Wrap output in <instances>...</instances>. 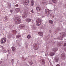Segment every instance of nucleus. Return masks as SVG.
<instances>
[{"label": "nucleus", "mask_w": 66, "mask_h": 66, "mask_svg": "<svg viewBox=\"0 0 66 66\" xmlns=\"http://www.w3.org/2000/svg\"><path fill=\"white\" fill-rule=\"evenodd\" d=\"M59 29V28H57V29Z\"/></svg>", "instance_id": "48"}, {"label": "nucleus", "mask_w": 66, "mask_h": 66, "mask_svg": "<svg viewBox=\"0 0 66 66\" xmlns=\"http://www.w3.org/2000/svg\"><path fill=\"white\" fill-rule=\"evenodd\" d=\"M50 16L52 17H54V16L52 14H50Z\"/></svg>", "instance_id": "28"}, {"label": "nucleus", "mask_w": 66, "mask_h": 66, "mask_svg": "<svg viewBox=\"0 0 66 66\" xmlns=\"http://www.w3.org/2000/svg\"><path fill=\"white\" fill-rule=\"evenodd\" d=\"M45 56H47V54H45Z\"/></svg>", "instance_id": "41"}, {"label": "nucleus", "mask_w": 66, "mask_h": 66, "mask_svg": "<svg viewBox=\"0 0 66 66\" xmlns=\"http://www.w3.org/2000/svg\"><path fill=\"white\" fill-rule=\"evenodd\" d=\"M57 32H58V30H57Z\"/></svg>", "instance_id": "45"}, {"label": "nucleus", "mask_w": 66, "mask_h": 66, "mask_svg": "<svg viewBox=\"0 0 66 66\" xmlns=\"http://www.w3.org/2000/svg\"><path fill=\"white\" fill-rule=\"evenodd\" d=\"M4 52H5L6 53V52H7V51H6V50H4L3 51Z\"/></svg>", "instance_id": "31"}, {"label": "nucleus", "mask_w": 66, "mask_h": 66, "mask_svg": "<svg viewBox=\"0 0 66 66\" xmlns=\"http://www.w3.org/2000/svg\"><path fill=\"white\" fill-rule=\"evenodd\" d=\"M9 28L10 29H12L13 28V26L10 25L9 26Z\"/></svg>", "instance_id": "23"}, {"label": "nucleus", "mask_w": 66, "mask_h": 66, "mask_svg": "<svg viewBox=\"0 0 66 66\" xmlns=\"http://www.w3.org/2000/svg\"><path fill=\"white\" fill-rule=\"evenodd\" d=\"M63 46V47H65V46H66V43L64 44Z\"/></svg>", "instance_id": "29"}, {"label": "nucleus", "mask_w": 66, "mask_h": 66, "mask_svg": "<svg viewBox=\"0 0 66 66\" xmlns=\"http://www.w3.org/2000/svg\"><path fill=\"white\" fill-rule=\"evenodd\" d=\"M29 0H27V1H25V4L26 5H28V3H29Z\"/></svg>", "instance_id": "12"}, {"label": "nucleus", "mask_w": 66, "mask_h": 66, "mask_svg": "<svg viewBox=\"0 0 66 66\" xmlns=\"http://www.w3.org/2000/svg\"><path fill=\"white\" fill-rule=\"evenodd\" d=\"M5 20H7V19H6H6Z\"/></svg>", "instance_id": "43"}, {"label": "nucleus", "mask_w": 66, "mask_h": 66, "mask_svg": "<svg viewBox=\"0 0 66 66\" xmlns=\"http://www.w3.org/2000/svg\"><path fill=\"white\" fill-rule=\"evenodd\" d=\"M24 2H25V1H24Z\"/></svg>", "instance_id": "53"}, {"label": "nucleus", "mask_w": 66, "mask_h": 66, "mask_svg": "<svg viewBox=\"0 0 66 66\" xmlns=\"http://www.w3.org/2000/svg\"><path fill=\"white\" fill-rule=\"evenodd\" d=\"M29 14V11L27 10V11L25 12V13H24L22 15V18H26L27 17V14Z\"/></svg>", "instance_id": "2"}, {"label": "nucleus", "mask_w": 66, "mask_h": 66, "mask_svg": "<svg viewBox=\"0 0 66 66\" xmlns=\"http://www.w3.org/2000/svg\"><path fill=\"white\" fill-rule=\"evenodd\" d=\"M19 28L20 29H24L25 28V25L23 24H21L19 26Z\"/></svg>", "instance_id": "5"}, {"label": "nucleus", "mask_w": 66, "mask_h": 66, "mask_svg": "<svg viewBox=\"0 0 66 66\" xmlns=\"http://www.w3.org/2000/svg\"><path fill=\"white\" fill-rule=\"evenodd\" d=\"M58 50V49L56 48H54L52 49V51L54 52H56Z\"/></svg>", "instance_id": "14"}, {"label": "nucleus", "mask_w": 66, "mask_h": 66, "mask_svg": "<svg viewBox=\"0 0 66 66\" xmlns=\"http://www.w3.org/2000/svg\"><path fill=\"white\" fill-rule=\"evenodd\" d=\"M5 38H4V37L3 38H2V39L3 40H3H4V42H5V43H6L5 42H6V40L5 39Z\"/></svg>", "instance_id": "19"}, {"label": "nucleus", "mask_w": 66, "mask_h": 66, "mask_svg": "<svg viewBox=\"0 0 66 66\" xmlns=\"http://www.w3.org/2000/svg\"><path fill=\"white\" fill-rule=\"evenodd\" d=\"M29 63V64L30 65H32L33 64V62L32 61H31V62Z\"/></svg>", "instance_id": "22"}, {"label": "nucleus", "mask_w": 66, "mask_h": 66, "mask_svg": "<svg viewBox=\"0 0 66 66\" xmlns=\"http://www.w3.org/2000/svg\"><path fill=\"white\" fill-rule=\"evenodd\" d=\"M2 48H3V46H2Z\"/></svg>", "instance_id": "46"}, {"label": "nucleus", "mask_w": 66, "mask_h": 66, "mask_svg": "<svg viewBox=\"0 0 66 66\" xmlns=\"http://www.w3.org/2000/svg\"><path fill=\"white\" fill-rule=\"evenodd\" d=\"M31 4L32 6H33V5L34 4V2L32 0L31 1Z\"/></svg>", "instance_id": "13"}, {"label": "nucleus", "mask_w": 66, "mask_h": 66, "mask_svg": "<svg viewBox=\"0 0 66 66\" xmlns=\"http://www.w3.org/2000/svg\"><path fill=\"white\" fill-rule=\"evenodd\" d=\"M10 11L11 12V13H12L13 12V10H10Z\"/></svg>", "instance_id": "37"}, {"label": "nucleus", "mask_w": 66, "mask_h": 66, "mask_svg": "<svg viewBox=\"0 0 66 66\" xmlns=\"http://www.w3.org/2000/svg\"><path fill=\"white\" fill-rule=\"evenodd\" d=\"M4 43H3V44Z\"/></svg>", "instance_id": "52"}, {"label": "nucleus", "mask_w": 66, "mask_h": 66, "mask_svg": "<svg viewBox=\"0 0 66 66\" xmlns=\"http://www.w3.org/2000/svg\"><path fill=\"white\" fill-rule=\"evenodd\" d=\"M65 35L64 33H62L61 35L59 37V38L60 40H62V38H64L65 37Z\"/></svg>", "instance_id": "6"}, {"label": "nucleus", "mask_w": 66, "mask_h": 66, "mask_svg": "<svg viewBox=\"0 0 66 66\" xmlns=\"http://www.w3.org/2000/svg\"><path fill=\"white\" fill-rule=\"evenodd\" d=\"M31 12L32 13H34V12H33V10L32 9L31 11Z\"/></svg>", "instance_id": "32"}, {"label": "nucleus", "mask_w": 66, "mask_h": 66, "mask_svg": "<svg viewBox=\"0 0 66 66\" xmlns=\"http://www.w3.org/2000/svg\"><path fill=\"white\" fill-rule=\"evenodd\" d=\"M3 42H4V41H3Z\"/></svg>", "instance_id": "51"}, {"label": "nucleus", "mask_w": 66, "mask_h": 66, "mask_svg": "<svg viewBox=\"0 0 66 66\" xmlns=\"http://www.w3.org/2000/svg\"><path fill=\"white\" fill-rule=\"evenodd\" d=\"M52 1L53 3H54L55 4L56 3V2H57V1L56 0H52Z\"/></svg>", "instance_id": "21"}, {"label": "nucleus", "mask_w": 66, "mask_h": 66, "mask_svg": "<svg viewBox=\"0 0 66 66\" xmlns=\"http://www.w3.org/2000/svg\"><path fill=\"white\" fill-rule=\"evenodd\" d=\"M36 23H37V24H40L37 25L38 26H39L40 24H41V20L39 19H38L36 20Z\"/></svg>", "instance_id": "4"}, {"label": "nucleus", "mask_w": 66, "mask_h": 66, "mask_svg": "<svg viewBox=\"0 0 66 66\" xmlns=\"http://www.w3.org/2000/svg\"><path fill=\"white\" fill-rule=\"evenodd\" d=\"M8 52H9V53H10V50H9L8 51Z\"/></svg>", "instance_id": "40"}, {"label": "nucleus", "mask_w": 66, "mask_h": 66, "mask_svg": "<svg viewBox=\"0 0 66 66\" xmlns=\"http://www.w3.org/2000/svg\"><path fill=\"white\" fill-rule=\"evenodd\" d=\"M60 34H61V33Z\"/></svg>", "instance_id": "50"}, {"label": "nucleus", "mask_w": 66, "mask_h": 66, "mask_svg": "<svg viewBox=\"0 0 66 66\" xmlns=\"http://www.w3.org/2000/svg\"><path fill=\"white\" fill-rule=\"evenodd\" d=\"M57 46H61V43H58L57 44Z\"/></svg>", "instance_id": "25"}, {"label": "nucleus", "mask_w": 66, "mask_h": 66, "mask_svg": "<svg viewBox=\"0 0 66 66\" xmlns=\"http://www.w3.org/2000/svg\"><path fill=\"white\" fill-rule=\"evenodd\" d=\"M54 60L56 62H59V57H54Z\"/></svg>", "instance_id": "10"}, {"label": "nucleus", "mask_w": 66, "mask_h": 66, "mask_svg": "<svg viewBox=\"0 0 66 66\" xmlns=\"http://www.w3.org/2000/svg\"><path fill=\"white\" fill-rule=\"evenodd\" d=\"M20 13H22V12H20Z\"/></svg>", "instance_id": "47"}, {"label": "nucleus", "mask_w": 66, "mask_h": 66, "mask_svg": "<svg viewBox=\"0 0 66 66\" xmlns=\"http://www.w3.org/2000/svg\"><path fill=\"white\" fill-rule=\"evenodd\" d=\"M49 22L50 23H51L52 24L53 23V21L51 20H50L49 21Z\"/></svg>", "instance_id": "20"}, {"label": "nucleus", "mask_w": 66, "mask_h": 66, "mask_svg": "<svg viewBox=\"0 0 66 66\" xmlns=\"http://www.w3.org/2000/svg\"><path fill=\"white\" fill-rule=\"evenodd\" d=\"M34 48L35 50H37L38 49V45L36 44H34L33 45Z\"/></svg>", "instance_id": "3"}, {"label": "nucleus", "mask_w": 66, "mask_h": 66, "mask_svg": "<svg viewBox=\"0 0 66 66\" xmlns=\"http://www.w3.org/2000/svg\"><path fill=\"white\" fill-rule=\"evenodd\" d=\"M30 37H31L30 36L28 35L27 36V38H29H29H30Z\"/></svg>", "instance_id": "30"}, {"label": "nucleus", "mask_w": 66, "mask_h": 66, "mask_svg": "<svg viewBox=\"0 0 66 66\" xmlns=\"http://www.w3.org/2000/svg\"><path fill=\"white\" fill-rule=\"evenodd\" d=\"M55 34H57V32L56 31H55Z\"/></svg>", "instance_id": "38"}, {"label": "nucleus", "mask_w": 66, "mask_h": 66, "mask_svg": "<svg viewBox=\"0 0 66 66\" xmlns=\"http://www.w3.org/2000/svg\"><path fill=\"white\" fill-rule=\"evenodd\" d=\"M15 11L16 12L18 13V12H19V11H20V9L18 8L15 9Z\"/></svg>", "instance_id": "17"}, {"label": "nucleus", "mask_w": 66, "mask_h": 66, "mask_svg": "<svg viewBox=\"0 0 66 66\" xmlns=\"http://www.w3.org/2000/svg\"><path fill=\"white\" fill-rule=\"evenodd\" d=\"M15 23V24H18L21 23V21L20 18L18 17L15 18L14 19Z\"/></svg>", "instance_id": "1"}, {"label": "nucleus", "mask_w": 66, "mask_h": 66, "mask_svg": "<svg viewBox=\"0 0 66 66\" xmlns=\"http://www.w3.org/2000/svg\"><path fill=\"white\" fill-rule=\"evenodd\" d=\"M66 54L65 53H63L61 54V57L62 60H65Z\"/></svg>", "instance_id": "7"}, {"label": "nucleus", "mask_w": 66, "mask_h": 66, "mask_svg": "<svg viewBox=\"0 0 66 66\" xmlns=\"http://www.w3.org/2000/svg\"><path fill=\"white\" fill-rule=\"evenodd\" d=\"M54 54H55V53L54 52H51L50 54V55L51 56H53Z\"/></svg>", "instance_id": "16"}, {"label": "nucleus", "mask_w": 66, "mask_h": 66, "mask_svg": "<svg viewBox=\"0 0 66 66\" xmlns=\"http://www.w3.org/2000/svg\"><path fill=\"white\" fill-rule=\"evenodd\" d=\"M1 63H2V61H0V64H1Z\"/></svg>", "instance_id": "39"}, {"label": "nucleus", "mask_w": 66, "mask_h": 66, "mask_svg": "<svg viewBox=\"0 0 66 66\" xmlns=\"http://www.w3.org/2000/svg\"><path fill=\"white\" fill-rule=\"evenodd\" d=\"M56 66H60V65L59 64H58L56 65Z\"/></svg>", "instance_id": "36"}, {"label": "nucleus", "mask_w": 66, "mask_h": 66, "mask_svg": "<svg viewBox=\"0 0 66 66\" xmlns=\"http://www.w3.org/2000/svg\"><path fill=\"white\" fill-rule=\"evenodd\" d=\"M14 59H12V64H13V63H14Z\"/></svg>", "instance_id": "27"}, {"label": "nucleus", "mask_w": 66, "mask_h": 66, "mask_svg": "<svg viewBox=\"0 0 66 66\" xmlns=\"http://www.w3.org/2000/svg\"><path fill=\"white\" fill-rule=\"evenodd\" d=\"M16 30H15L14 31V33H15L16 34Z\"/></svg>", "instance_id": "33"}, {"label": "nucleus", "mask_w": 66, "mask_h": 66, "mask_svg": "<svg viewBox=\"0 0 66 66\" xmlns=\"http://www.w3.org/2000/svg\"><path fill=\"white\" fill-rule=\"evenodd\" d=\"M1 40V41H2V42H1V43H3V40H2V39H1V40Z\"/></svg>", "instance_id": "35"}, {"label": "nucleus", "mask_w": 66, "mask_h": 66, "mask_svg": "<svg viewBox=\"0 0 66 66\" xmlns=\"http://www.w3.org/2000/svg\"><path fill=\"white\" fill-rule=\"evenodd\" d=\"M43 3H45L46 2H45V0H43L42 1Z\"/></svg>", "instance_id": "24"}, {"label": "nucleus", "mask_w": 66, "mask_h": 66, "mask_svg": "<svg viewBox=\"0 0 66 66\" xmlns=\"http://www.w3.org/2000/svg\"><path fill=\"white\" fill-rule=\"evenodd\" d=\"M42 62H43V63H44V62L43 61H42Z\"/></svg>", "instance_id": "44"}, {"label": "nucleus", "mask_w": 66, "mask_h": 66, "mask_svg": "<svg viewBox=\"0 0 66 66\" xmlns=\"http://www.w3.org/2000/svg\"><path fill=\"white\" fill-rule=\"evenodd\" d=\"M18 4H16L15 5V7H18Z\"/></svg>", "instance_id": "34"}, {"label": "nucleus", "mask_w": 66, "mask_h": 66, "mask_svg": "<svg viewBox=\"0 0 66 66\" xmlns=\"http://www.w3.org/2000/svg\"><path fill=\"white\" fill-rule=\"evenodd\" d=\"M12 49L13 51H15L16 50V48L14 46H12Z\"/></svg>", "instance_id": "18"}, {"label": "nucleus", "mask_w": 66, "mask_h": 66, "mask_svg": "<svg viewBox=\"0 0 66 66\" xmlns=\"http://www.w3.org/2000/svg\"><path fill=\"white\" fill-rule=\"evenodd\" d=\"M36 10L37 12H40V11H41V8H40V7H39L37 6L36 7Z\"/></svg>", "instance_id": "9"}, {"label": "nucleus", "mask_w": 66, "mask_h": 66, "mask_svg": "<svg viewBox=\"0 0 66 66\" xmlns=\"http://www.w3.org/2000/svg\"><path fill=\"white\" fill-rule=\"evenodd\" d=\"M20 36H21V35H19L17 36L16 37H17V38H19Z\"/></svg>", "instance_id": "26"}, {"label": "nucleus", "mask_w": 66, "mask_h": 66, "mask_svg": "<svg viewBox=\"0 0 66 66\" xmlns=\"http://www.w3.org/2000/svg\"><path fill=\"white\" fill-rule=\"evenodd\" d=\"M27 66H29V65H27Z\"/></svg>", "instance_id": "49"}, {"label": "nucleus", "mask_w": 66, "mask_h": 66, "mask_svg": "<svg viewBox=\"0 0 66 66\" xmlns=\"http://www.w3.org/2000/svg\"><path fill=\"white\" fill-rule=\"evenodd\" d=\"M38 34L40 36H43V33L42 32H38Z\"/></svg>", "instance_id": "15"}, {"label": "nucleus", "mask_w": 66, "mask_h": 66, "mask_svg": "<svg viewBox=\"0 0 66 66\" xmlns=\"http://www.w3.org/2000/svg\"><path fill=\"white\" fill-rule=\"evenodd\" d=\"M1 60H2H2H3V59H1Z\"/></svg>", "instance_id": "42"}, {"label": "nucleus", "mask_w": 66, "mask_h": 66, "mask_svg": "<svg viewBox=\"0 0 66 66\" xmlns=\"http://www.w3.org/2000/svg\"><path fill=\"white\" fill-rule=\"evenodd\" d=\"M26 21L27 22H31L32 21V19L30 18H27L26 19Z\"/></svg>", "instance_id": "11"}, {"label": "nucleus", "mask_w": 66, "mask_h": 66, "mask_svg": "<svg viewBox=\"0 0 66 66\" xmlns=\"http://www.w3.org/2000/svg\"><path fill=\"white\" fill-rule=\"evenodd\" d=\"M45 11L46 12V14H47V15H50V10L48 9H46L45 10Z\"/></svg>", "instance_id": "8"}]
</instances>
